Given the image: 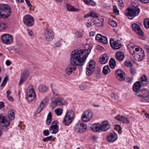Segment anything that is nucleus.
<instances>
[{"instance_id":"obj_1","label":"nucleus","mask_w":149,"mask_h":149,"mask_svg":"<svg viewBox=\"0 0 149 149\" xmlns=\"http://www.w3.org/2000/svg\"><path fill=\"white\" fill-rule=\"evenodd\" d=\"M90 53V51L88 49L72 51L70 56V65L66 70L67 74L70 75L75 71L76 69V66L83 65Z\"/></svg>"},{"instance_id":"obj_2","label":"nucleus","mask_w":149,"mask_h":149,"mask_svg":"<svg viewBox=\"0 0 149 149\" xmlns=\"http://www.w3.org/2000/svg\"><path fill=\"white\" fill-rule=\"evenodd\" d=\"M129 47L130 53L136 60L140 61L143 59L145 56L144 52L141 48L131 45H129Z\"/></svg>"},{"instance_id":"obj_3","label":"nucleus","mask_w":149,"mask_h":149,"mask_svg":"<svg viewBox=\"0 0 149 149\" xmlns=\"http://www.w3.org/2000/svg\"><path fill=\"white\" fill-rule=\"evenodd\" d=\"M9 121L7 119L6 114L4 113L0 114V126L1 128L6 131L9 129L8 127L10 126Z\"/></svg>"},{"instance_id":"obj_4","label":"nucleus","mask_w":149,"mask_h":149,"mask_svg":"<svg viewBox=\"0 0 149 149\" xmlns=\"http://www.w3.org/2000/svg\"><path fill=\"white\" fill-rule=\"evenodd\" d=\"M27 97L26 99L29 102H35L36 100V95L34 89L33 88V86L30 85L26 91Z\"/></svg>"},{"instance_id":"obj_5","label":"nucleus","mask_w":149,"mask_h":149,"mask_svg":"<svg viewBox=\"0 0 149 149\" xmlns=\"http://www.w3.org/2000/svg\"><path fill=\"white\" fill-rule=\"evenodd\" d=\"M74 118V112L72 110L68 111L63 121V124L66 126L69 125Z\"/></svg>"},{"instance_id":"obj_6","label":"nucleus","mask_w":149,"mask_h":149,"mask_svg":"<svg viewBox=\"0 0 149 149\" xmlns=\"http://www.w3.org/2000/svg\"><path fill=\"white\" fill-rule=\"evenodd\" d=\"M140 12V10L138 8H128L125 11V13L129 19H132L135 16L138 15Z\"/></svg>"},{"instance_id":"obj_7","label":"nucleus","mask_w":149,"mask_h":149,"mask_svg":"<svg viewBox=\"0 0 149 149\" xmlns=\"http://www.w3.org/2000/svg\"><path fill=\"white\" fill-rule=\"evenodd\" d=\"M67 103V101L62 97H55L54 100L51 103V107L52 108H55L58 105L61 106L65 105Z\"/></svg>"},{"instance_id":"obj_8","label":"nucleus","mask_w":149,"mask_h":149,"mask_svg":"<svg viewBox=\"0 0 149 149\" xmlns=\"http://www.w3.org/2000/svg\"><path fill=\"white\" fill-rule=\"evenodd\" d=\"M34 22L33 17L30 15H25L23 17V23L27 26H32L34 24Z\"/></svg>"},{"instance_id":"obj_9","label":"nucleus","mask_w":149,"mask_h":149,"mask_svg":"<svg viewBox=\"0 0 149 149\" xmlns=\"http://www.w3.org/2000/svg\"><path fill=\"white\" fill-rule=\"evenodd\" d=\"M44 32L43 36L44 38L46 41H51L53 39L54 37L53 33L50 29H45Z\"/></svg>"},{"instance_id":"obj_10","label":"nucleus","mask_w":149,"mask_h":149,"mask_svg":"<svg viewBox=\"0 0 149 149\" xmlns=\"http://www.w3.org/2000/svg\"><path fill=\"white\" fill-rule=\"evenodd\" d=\"M87 128L86 125L80 123H77L74 127V131L77 133H83L85 132Z\"/></svg>"},{"instance_id":"obj_11","label":"nucleus","mask_w":149,"mask_h":149,"mask_svg":"<svg viewBox=\"0 0 149 149\" xmlns=\"http://www.w3.org/2000/svg\"><path fill=\"white\" fill-rule=\"evenodd\" d=\"M93 113L91 111L87 110L85 111L81 116L82 120L84 122L88 121L92 118Z\"/></svg>"},{"instance_id":"obj_12","label":"nucleus","mask_w":149,"mask_h":149,"mask_svg":"<svg viewBox=\"0 0 149 149\" xmlns=\"http://www.w3.org/2000/svg\"><path fill=\"white\" fill-rule=\"evenodd\" d=\"M95 67V62L91 60L88 63V65L86 68V73L88 76H91L93 72Z\"/></svg>"},{"instance_id":"obj_13","label":"nucleus","mask_w":149,"mask_h":149,"mask_svg":"<svg viewBox=\"0 0 149 149\" xmlns=\"http://www.w3.org/2000/svg\"><path fill=\"white\" fill-rule=\"evenodd\" d=\"M1 39L3 42L6 44H11L13 40L12 36L7 34L3 35L1 37Z\"/></svg>"},{"instance_id":"obj_14","label":"nucleus","mask_w":149,"mask_h":149,"mask_svg":"<svg viewBox=\"0 0 149 149\" xmlns=\"http://www.w3.org/2000/svg\"><path fill=\"white\" fill-rule=\"evenodd\" d=\"M58 122L57 120L53 121L52 123V125L49 128L50 132L52 134H55L58 132V126L57 125Z\"/></svg>"},{"instance_id":"obj_15","label":"nucleus","mask_w":149,"mask_h":149,"mask_svg":"<svg viewBox=\"0 0 149 149\" xmlns=\"http://www.w3.org/2000/svg\"><path fill=\"white\" fill-rule=\"evenodd\" d=\"M118 40H114L113 39L111 38L110 39V43L111 46L114 49H118L121 47V44L119 42Z\"/></svg>"},{"instance_id":"obj_16","label":"nucleus","mask_w":149,"mask_h":149,"mask_svg":"<svg viewBox=\"0 0 149 149\" xmlns=\"http://www.w3.org/2000/svg\"><path fill=\"white\" fill-rule=\"evenodd\" d=\"M132 27L133 31H135L139 36L142 38L141 39H144L143 38V33L139 26L136 24H133L132 25Z\"/></svg>"},{"instance_id":"obj_17","label":"nucleus","mask_w":149,"mask_h":149,"mask_svg":"<svg viewBox=\"0 0 149 149\" xmlns=\"http://www.w3.org/2000/svg\"><path fill=\"white\" fill-rule=\"evenodd\" d=\"M118 137V135L116 133L112 132L107 135L106 139L109 142H113L117 140Z\"/></svg>"},{"instance_id":"obj_18","label":"nucleus","mask_w":149,"mask_h":149,"mask_svg":"<svg viewBox=\"0 0 149 149\" xmlns=\"http://www.w3.org/2000/svg\"><path fill=\"white\" fill-rule=\"evenodd\" d=\"M29 74V72L28 70L24 71L22 73L20 81L19 83V85H22L26 80Z\"/></svg>"},{"instance_id":"obj_19","label":"nucleus","mask_w":149,"mask_h":149,"mask_svg":"<svg viewBox=\"0 0 149 149\" xmlns=\"http://www.w3.org/2000/svg\"><path fill=\"white\" fill-rule=\"evenodd\" d=\"M96 40L97 41L102 42L104 44H107V38L106 37L98 34L96 36Z\"/></svg>"},{"instance_id":"obj_20","label":"nucleus","mask_w":149,"mask_h":149,"mask_svg":"<svg viewBox=\"0 0 149 149\" xmlns=\"http://www.w3.org/2000/svg\"><path fill=\"white\" fill-rule=\"evenodd\" d=\"M101 126V131H106L108 130L110 128V123L107 120L103 121L102 123Z\"/></svg>"},{"instance_id":"obj_21","label":"nucleus","mask_w":149,"mask_h":149,"mask_svg":"<svg viewBox=\"0 0 149 149\" xmlns=\"http://www.w3.org/2000/svg\"><path fill=\"white\" fill-rule=\"evenodd\" d=\"M115 56L116 58L119 61L121 62L123 60L125 55L123 52L118 51L116 53Z\"/></svg>"},{"instance_id":"obj_22","label":"nucleus","mask_w":149,"mask_h":149,"mask_svg":"<svg viewBox=\"0 0 149 149\" xmlns=\"http://www.w3.org/2000/svg\"><path fill=\"white\" fill-rule=\"evenodd\" d=\"M101 125L99 124L94 123L91 125L90 128L94 132H100L101 131Z\"/></svg>"},{"instance_id":"obj_23","label":"nucleus","mask_w":149,"mask_h":149,"mask_svg":"<svg viewBox=\"0 0 149 149\" xmlns=\"http://www.w3.org/2000/svg\"><path fill=\"white\" fill-rule=\"evenodd\" d=\"M139 81L140 82L141 86H146L148 84V81L146 76L145 74L142 75L139 79Z\"/></svg>"},{"instance_id":"obj_24","label":"nucleus","mask_w":149,"mask_h":149,"mask_svg":"<svg viewBox=\"0 0 149 149\" xmlns=\"http://www.w3.org/2000/svg\"><path fill=\"white\" fill-rule=\"evenodd\" d=\"M142 94L141 100L144 102V100L145 99H147V97H148V95L149 92L145 89H142Z\"/></svg>"},{"instance_id":"obj_25","label":"nucleus","mask_w":149,"mask_h":149,"mask_svg":"<svg viewBox=\"0 0 149 149\" xmlns=\"http://www.w3.org/2000/svg\"><path fill=\"white\" fill-rule=\"evenodd\" d=\"M109 58L107 54H105L102 56L100 58V62L102 64H104L107 63Z\"/></svg>"},{"instance_id":"obj_26","label":"nucleus","mask_w":149,"mask_h":149,"mask_svg":"<svg viewBox=\"0 0 149 149\" xmlns=\"http://www.w3.org/2000/svg\"><path fill=\"white\" fill-rule=\"evenodd\" d=\"M8 117L11 120H13L15 118V111L13 109L10 110L8 113Z\"/></svg>"},{"instance_id":"obj_27","label":"nucleus","mask_w":149,"mask_h":149,"mask_svg":"<svg viewBox=\"0 0 149 149\" xmlns=\"http://www.w3.org/2000/svg\"><path fill=\"white\" fill-rule=\"evenodd\" d=\"M141 85L139 81L135 82L134 84L133 87V91L135 92L138 91L139 90Z\"/></svg>"},{"instance_id":"obj_28","label":"nucleus","mask_w":149,"mask_h":149,"mask_svg":"<svg viewBox=\"0 0 149 149\" xmlns=\"http://www.w3.org/2000/svg\"><path fill=\"white\" fill-rule=\"evenodd\" d=\"M52 114L51 112H49L47 116L46 121V123L47 125H49L52 122Z\"/></svg>"},{"instance_id":"obj_29","label":"nucleus","mask_w":149,"mask_h":149,"mask_svg":"<svg viewBox=\"0 0 149 149\" xmlns=\"http://www.w3.org/2000/svg\"><path fill=\"white\" fill-rule=\"evenodd\" d=\"M93 17L97 18L98 17V16L97 14L94 12H92L90 13H88L84 16L85 18L87 17Z\"/></svg>"},{"instance_id":"obj_30","label":"nucleus","mask_w":149,"mask_h":149,"mask_svg":"<svg viewBox=\"0 0 149 149\" xmlns=\"http://www.w3.org/2000/svg\"><path fill=\"white\" fill-rule=\"evenodd\" d=\"M110 72V69L108 65L104 66L103 68L102 72L103 74L106 75Z\"/></svg>"},{"instance_id":"obj_31","label":"nucleus","mask_w":149,"mask_h":149,"mask_svg":"<svg viewBox=\"0 0 149 149\" xmlns=\"http://www.w3.org/2000/svg\"><path fill=\"white\" fill-rule=\"evenodd\" d=\"M66 8L69 11L75 12L78 10V9L74 8L70 4H66Z\"/></svg>"},{"instance_id":"obj_32","label":"nucleus","mask_w":149,"mask_h":149,"mask_svg":"<svg viewBox=\"0 0 149 149\" xmlns=\"http://www.w3.org/2000/svg\"><path fill=\"white\" fill-rule=\"evenodd\" d=\"M109 63L111 68L112 69H114L116 65L115 60L113 58H111L110 59Z\"/></svg>"},{"instance_id":"obj_33","label":"nucleus","mask_w":149,"mask_h":149,"mask_svg":"<svg viewBox=\"0 0 149 149\" xmlns=\"http://www.w3.org/2000/svg\"><path fill=\"white\" fill-rule=\"evenodd\" d=\"M38 89L39 91L41 93L45 92L47 90V88L46 87L42 85L39 86Z\"/></svg>"},{"instance_id":"obj_34","label":"nucleus","mask_w":149,"mask_h":149,"mask_svg":"<svg viewBox=\"0 0 149 149\" xmlns=\"http://www.w3.org/2000/svg\"><path fill=\"white\" fill-rule=\"evenodd\" d=\"M87 5L94 6L95 3L92 0H83Z\"/></svg>"},{"instance_id":"obj_35","label":"nucleus","mask_w":149,"mask_h":149,"mask_svg":"<svg viewBox=\"0 0 149 149\" xmlns=\"http://www.w3.org/2000/svg\"><path fill=\"white\" fill-rule=\"evenodd\" d=\"M144 25L146 29L149 28V19H145L144 20Z\"/></svg>"},{"instance_id":"obj_36","label":"nucleus","mask_w":149,"mask_h":149,"mask_svg":"<svg viewBox=\"0 0 149 149\" xmlns=\"http://www.w3.org/2000/svg\"><path fill=\"white\" fill-rule=\"evenodd\" d=\"M116 74L117 76L120 75H125V73L122 70L120 69H118L117 70L116 72Z\"/></svg>"},{"instance_id":"obj_37","label":"nucleus","mask_w":149,"mask_h":149,"mask_svg":"<svg viewBox=\"0 0 149 149\" xmlns=\"http://www.w3.org/2000/svg\"><path fill=\"white\" fill-rule=\"evenodd\" d=\"M7 26V24L4 23H0V31L6 29Z\"/></svg>"},{"instance_id":"obj_38","label":"nucleus","mask_w":149,"mask_h":149,"mask_svg":"<svg viewBox=\"0 0 149 149\" xmlns=\"http://www.w3.org/2000/svg\"><path fill=\"white\" fill-rule=\"evenodd\" d=\"M55 112L57 116H60L62 113V110L61 108H58L55 109Z\"/></svg>"},{"instance_id":"obj_39","label":"nucleus","mask_w":149,"mask_h":149,"mask_svg":"<svg viewBox=\"0 0 149 149\" xmlns=\"http://www.w3.org/2000/svg\"><path fill=\"white\" fill-rule=\"evenodd\" d=\"M8 76H6L3 80L1 84L0 85L1 87H2L4 86L6 84L7 81L8 80Z\"/></svg>"},{"instance_id":"obj_40","label":"nucleus","mask_w":149,"mask_h":149,"mask_svg":"<svg viewBox=\"0 0 149 149\" xmlns=\"http://www.w3.org/2000/svg\"><path fill=\"white\" fill-rule=\"evenodd\" d=\"M103 19H101L100 22L94 23V24L95 25V26L98 27H102L103 25Z\"/></svg>"},{"instance_id":"obj_41","label":"nucleus","mask_w":149,"mask_h":149,"mask_svg":"<svg viewBox=\"0 0 149 149\" xmlns=\"http://www.w3.org/2000/svg\"><path fill=\"white\" fill-rule=\"evenodd\" d=\"M109 23L111 26L113 27H116L117 25V23L116 22L113 20H109Z\"/></svg>"},{"instance_id":"obj_42","label":"nucleus","mask_w":149,"mask_h":149,"mask_svg":"<svg viewBox=\"0 0 149 149\" xmlns=\"http://www.w3.org/2000/svg\"><path fill=\"white\" fill-rule=\"evenodd\" d=\"M27 33L29 36L32 38L34 36V33L33 31L30 29H28L27 30Z\"/></svg>"},{"instance_id":"obj_43","label":"nucleus","mask_w":149,"mask_h":149,"mask_svg":"<svg viewBox=\"0 0 149 149\" xmlns=\"http://www.w3.org/2000/svg\"><path fill=\"white\" fill-rule=\"evenodd\" d=\"M120 75L117 76L118 80L120 81H123L125 79V75Z\"/></svg>"},{"instance_id":"obj_44","label":"nucleus","mask_w":149,"mask_h":149,"mask_svg":"<svg viewBox=\"0 0 149 149\" xmlns=\"http://www.w3.org/2000/svg\"><path fill=\"white\" fill-rule=\"evenodd\" d=\"M124 65L127 67H131L132 66V64L131 62L126 61L124 63Z\"/></svg>"},{"instance_id":"obj_45","label":"nucleus","mask_w":149,"mask_h":149,"mask_svg":"<svg viewBox=\"0 0 149 149\" xmlns=\"http://www.w3.org/2000/svg\"><path fill=\"white\" fill-rule=\"evenodd\" d=\"M52 136H49L44 138L42 140L44 142L51 141L52 139Z\"/></svg>"},{"instance_id":"obj_46","label":"nucleus","mask_w":149,"mask_h":149,"mask_svg":"<svg viewBox=\"0 0 149 149\" xmlns=\"http://www.w3.org/2000/svg\"><path fill=\"white\" fill-rule=\"evenodd\" d=\"M130 71L131 74L133 75H135L136 73V69L133 68H130Z\"/></svg>"},{"instance_id":"obj_47","label":"nucleus","mask_w":149,"mask_h":149,"mask_svg":"<svg viewBox=\"0 0 149 149\" xmlns=\"http://www.w3.org/2000/svg\"><path fill=\"white\" fill-rule=\"evenodd\" d=\"M83 33L82 32L77 31L76 33V36L77 38H80L82 37Z\"/></svg>"},{"instance_id":"obj_48","label":"nucleus","mask_w":149,"mask_h":149,"mask_svg":"<svg viewBox=\"0 0 149 149\" xmlns=\"http://www.w3.org/2000/svg\"><path fill=\"white\" fill-rule=\"evenodd\" d=\"M142 89H141L140 90H139L137 92H136V93L135 94V95H136L137 96L141 98V99L142 97Z\"/></svg>"},{"instance_id":"obj_49","label":"nucleus","mask_w":149,"mask_h":149,"mask_svg":"<svg viewBox=\"0 0 149 149\" xmlns=\"http://www.w3.org/2000/svg\"><path fill=\"white\" fill-rule=\"evenodd\" d=\"M121 122H122L125 123H130L129 121L126 118L124 117H123V119H122V120H121Z\"/></svg>"},{"instance_id":"obj_50","label":"nucleus","mask_w":149,"mask_h":149,"mask_svg":"<svg viewBox=\"0 0 149 149\" xmlns=\"http://www.w3.org/2000/svg\"><path fill=\"white\" fill-rule=\"evenodd\" d=\"M123 116H120L119 115L116 116L115 117V119L118 121H121L122 120V119H123Z\"/></svg>"},{"instance_id":"obj_51","label":"nucleus","mask_w":149,"mask_h":149,"mask_svg":"<svg viewBox=\"0 0 149 149\" xmlns=\"http://www.w3.org/2000/svg\"><path fill=\"white\" fill-rule=\"evenodd\" d=\"M113 11L116 14V15H117L119 13V11L117 9L116 6V5L113 6Z\"/></svg>"},{"instance_id":"obj_52","label":"nucleus","mask_w":149,"mask_h":149,"mask_svg":"<svg viewBox=\"0 0 149 149\" xmlns=\"http://www.w3.org/2000/svg\"><path fill=\"white\" fill-rule=\"evenodd\" d=\"M41 102L44 105L47 104L48 103V99L47 98H45Z\"/></svg>"},{"instance_id":"obj_53","label":"nucleus","mask_w":149,"mask_h":149,"mask_svg":"<svg viewBox=\"0 0 149 149\" xmlns=\"http://www.w3.org/2000/svg\"><path fill=\"white\" fill-rule=\"evenodd\" d=\"M50 86L52 89V91L53 93H55L58 92V90L56 88H54V87H53L52 84L50 85Z\"/></svg>"},{"instance_id":"obj_54","label":"nucleus","mask_w":149,"mask_h":149,"mask_svg":"<svg viewBox=\"0 0 149 149\" xmlns=\"http://www.w3.org/2000/svg\"><path fill=\"white\" fill-rule=\"evenodd\" d=\"M43 133L45 136H48L49 134V132L48 130H44L43 132Z\"/></svg>"},{"instance_id":"obj_55","label":"nucleus","mask_w":149,"mask_h":149,"mask_svg":"<svg viewBox=\"0 0 149 149\" xmlns=\"http://www.w3.org/2000/svg\"><path fill=\"white\" fill-rule=\"evenodd\" d=\"M61 45V42L59 41H57L56 43L54 44L55 47H60Z\"/></svg>"},{"instance_id":"obj_56","label":"nucleus","mask_w":149,"mask_h":149,"mask_svg":"<svg viewBox=\"0 0 149 149\" xmlns=\"http://www.w3.org/2000/svg\"><path fill=\"white\" fill-rule=\"evenodd\" d=\"M114 129L115 130L119 131L120 129V127L118 125H116L114 126Z\"/></svg>"},{"instance_id":"obj_57","label":"nucleus","mask_w":149,"mask_h":149,"mask_svg":"<svg viewBox=\"0 0 149 149\" xmlns=\"http://www.w3.org/2000/svg\"><path fill=\"white\" fill-rule=\"evenodd\" d=\"M133 80V79L132 78H129L127 79H126V81L128 83H131L132 81V80Z\"/></svg>"},{"instance_id":"obj_58","label":"nucleus","mask_w":149,"mask_h":149,"mask_svg":"<svg viewBox=\"0 0 149 149\" xmlns=\"http://www.w3.org/2000/svg\"><path fill=\"white\" fill-rule=\"evenodd\" d=\"M7 96V98L9 100L11 101H13V99L12 97L8 95Z\"/></svg>"},{"instance_id":"obj_59","label":"nucleus","mask_w":149,"mask_h":149,"mask_svg":"<svg viewBox=\"0 0 149 149\" xmlns=\"http://www.w3.org/2000/svg\"><path fill=\"white\" fill-rule=\"evenodd\" d=\"M4 106V103L3 102H0V109L3 108Z\"/></svg>"},{"instance_id":"obj_60","label":"nucleus","mask_w":149,"mask_h":149,"mask_svg":"<svg viewBox=\"0 0 149 149\" xmlns=\"http://www.w3.org/2000/svg\"><path fill=\"white\" fill-rule=\"evenodd\" d=\"M42 108H41L39 106L37 110V113H39L42 111Z\"/></svg>"},{"instance_id":"obj_61","label":"nucleus","mask_w":149,"mask_h":149,"mask_svg":"<svg viewBox=\"0 0 149 149\" xmlns=\"http://www.w3.org/2000/svg\"><path fill=\"white\" fill-rule=\"evenodd\" d=\"M11 63V62L9 60H7L6 62V64L8 66H9Z\"/></svg>"},{"instance_id":"obj_62","label":"nucleus","mask_w":149,"mask_h":149,"mask_svg":"<svg viewBox=\"0 0 149 149\" xmlns=\"http://www.w3.org/2000/svg\"><path fill=\"white\" fill-rule=\"evenodd\" d=\"M86 26L87 27H90L92 26L91 22H89L86 24Z\"/></svg>"},{"instance_id":"obj_63","label":"nucleus","mask_w":149,"mask_h":149,"mask_svg":"<svg viewBox=\"0 0 149 149\" xmlns=\"http://www.w3.org/2000/svg\"><path fill=\"white\" fill-rule=\"evenodd\" d=\"M118 2V5H119L120 6L122 7H123L124 6V3H123V1H122L121 2Z\"/></svg>"},{"instance_id":"obj_64","label":"nucleus","mask_w":149,"mask_h":149,"mask_svg":"<svg viewBox=\"0 0 149 149\" xmlns=\"http://www.w3.org/2000/svg\"><path fill=\"white\" fill-rule=\"evenodd\" d=\"M111 98L112 99L114 100L115 99V95L113 93H112L111 94Z\"/></svg>"}]
</instances>
